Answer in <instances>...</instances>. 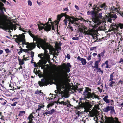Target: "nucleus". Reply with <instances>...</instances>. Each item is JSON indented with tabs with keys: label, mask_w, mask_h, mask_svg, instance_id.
<instances>
[{
	"label": "nucleus",
	"mask_w": 123,
	"mask_h": 123,
	"mask_svg": "<svg viewBox=\"0 0 123 123\" xmlns=\"http://www.w3.org/2000/svg\"><path fill=\"white\" fill-rule=\"evenodd\" d=\"M100 62V60L97 61H96L95 62L94 64V66L93 67V68H98V64Z\"/></svg>",
	"instance_id": "obj_19"
},
{
	"label": "nucleus",
	"mask_w": 123,
	"mask_h": 123,
	"mask_svg": "<svg viewBox=\"0 0 123 123\" xmlns=\"http://www.w3.org/2000/svg\"><path fill=\"white\" fill-rule=\"evenodd\" d=\"M67 30L70 32H71L72 31H73V29L72 27H68L67 28Z\"/></svg>",
	"instance_id": "obj_24"
},
{
	"label": "nucleus",
	"mask_w": 123,
	"mask_h": 123,
	"mask_svg": "<svg viewBox=\"0 0 123 123\" xmlns=\"http://www.w3.org/2000/svg\"><path fill=\"white\" fill-rule=\"evenodd\" d=\"M37 25L38 26V28L40 30H41L44 29V30L47 31H49L52 28V29H54V27L50 25H47L42 24L40 22H37Z\"/></svg>",
	"instance_id": "obj_6"
},
{
	"label": "nucleus",
	"mask_w": 123,
	"mask_h": 123,
	"mask_svg": "<svg viewBox=\"0 0 123 123\" xmlns=\"http://www.w3.org/2000/svg\"><path fill=\"white\" fill-rule=\"evenodd\" d=\"M27 2L28 5L30 6H32V2L31 0H28L27 1Z\"/></svg>",
	"instance_id": "obj_32"
},
{
	"label": "nucleus",
	"mask_w": 123,
	"mask_h": 123,
	"mask_svg": "<svg viewBox=\"0 0 123 123\" xmlns=\"http://www.w3.org/2000/svg\"><path fill=\"white\" fill-rule=\"evenodd\" d=\"M98 57H99V58H100V57H101V56H100V54H98Z\"/></svg>",
	"instance_id": "obj_58"
},
{
	"label": "nucleus",
	"mask_w": 123,
	"mask_h": 123,
	"mask_svg": "<svg viewBox=\"0 0 123 123\" xmlns=\"http://www.w3.org/2000/svg\"><path fill=\"white\" fill-rule=\"evenodd\" d=\"M41 81H39L38 82V84L39 86H43L45 84V80L43 79H41Z\"/></svg>",
	"instance_id": "obj_17"
},
{
	"label": "nucleus",
	"mask_w": 123,
	"mask_h": 123,
	"mask_svg": "<svg viewBox=\"0 0 123 123\" xmlns=\"http://www.w3.org/2000/svg\"><path fill=\"white\" fill-rule=\"evenodd\" d=\"M22 67L21 66V65H20V67L18 68V69L19 70L20 69H22Z\"/></svg>",
	"instance_id": "obj_56"
},
{
	"label": "nucleus",
	"mask_w": 123,
	"mask_h": 123,
	"mask_svg": "<svg viewBox=\"0 0 123 123\" xmlns=\"http://www.w3.org/2000/svg\"><path fill=\"white\" fill-rule=\"evenodd\" d=\"M106 65V68H109V66L108 65V64Z\"/></svg>",
	"instance_id": "obj_63"
},
{
	"label": "nucleus",
	"mask_w": 123,
	"mask_h": 123,
	"mask_svg": "<svg viewBox=\"0 0 123 123\" xmlns=\"http://www.w3.org/2000/svg\"><path fill=\"white\" fill-rule=\"evenodd\" d=\"M25 55H24L23 56V59L24 60H26V58H25Z\"/></svg>",
	"instance_id": "obj_59"
},
{
	"label": "nucleus",
	"mask_w": 123,
	"mask_h": 123,
	"mask_svg": "<svg viewBox=\"0 0 123 123\" xmlns=\"http://www.w3.org/2000/svg\"><path fill=\"white\" fill-rule=\"evenodd\" d=\"M119 48H117V49H115L114 50V51H119Z\"/></svg>",
	"instance_id": "obj_52"
},
{
	"label": "nucleus",
	"mask_w": 123,
	"mask_h": 123,
	"mask_svg": "<svg viewBox=\"0 0 123 123\" xmlns=\"http://www.w3.org/2000/svg\"><path fill=\"white\" fill-rule=\"evenodd\" d=\"M88 5L89 7H90L92 6V4H88Z\"/></svg>",
	"instance_id": "obj_57"
},
{
	"label": "nucleus",
	"mask_w": 123,
	"mask_h": 123,
	"mask_svg": "<svg viewBox=\"0 0 123 123\" xmlns=\"http://www.w3.org/2000/svg\"><path fill=\"white\" fill-rule=\"evenodd\" d=\"M105 18L107 19V21L110 22V23L111 22L112 20H113L116 18H117L116 15L114 14H109V15L108 14L107 15L105 16Z\"/></svg>",
	"instance_id": "obj_9"
},
{
	"label": "nucleus",
	"mask_w": 123,
	"mask_h": 123,
	"mask_svg": "<svg viewBox=\"0 0 123 123\" xmlns=\"http://www.w3.org/2000/svg\"><path fill=\"white\" fill-rule=\"evenodd\" d=\"M91 89L88 88H86L84 90L83 93V95L85 97L88 98H92L94 99L98 98V96L95 95L94 93H91L89 92L90 91Z\"/></svg>",
	"instance_id": "obj_7"
},
{
	"label": "nucleus",
	"mask_w": 123,
	"mask_h": 123,
	"mask_svg": "<svg viewBox=\"0 0 123 123\" xmlns=\"http://www.w3.org/2000/svg\"><path fill=\"white\" fill-rule=\"evenodd\" d=\"M97 69V72H101L102 73H103V71L101 70V69L100 68H99L98 67L97 68H96Z\"/></svg>",
	"instance_id": "obj_31"
},
{
	"label": "nucleus",
	"mask_w": 123,
	"mask_h": 123,
	"mask_svg": "<svg viewBox=\"0 0 123 123\" xmlns=\"http://www.w3.org/2000/svg\"><path fill=\"white\" fill-rule=\"evenodd\" d=\"M4 50L7 53H8L10 52V50L8 49H5Z\"/></svg>",
	"instance_id": "obj_39"
},
{
	"label": "nucleus",
	"mask_w": 123,
	"mask_h": 123,
	"mask_svg": "<svg viewBox=\"0 0 123 123\" xmlns=\"http://www.w3.org/2000/svg\"><path fill=\"white\" fill-rule=\"evenodd\" d=\"M97 55V54L96 53H94L93 54V55L94 56H96Z\"/></svg>",
	"instance_id": "obj_54"
},
{
	"label": "nucleus",
	"mask_w": 123,
	"mask_h": 123,
	"mask_svg": "<svg viewBox=\"0 0 123 123\" xmlns=\"http://www.w3.org/2000/svg\"><path fill=\"white\" fill-rule=\"evenodd\" d=\"M29 35L33 39V40L36 41V43H29V42H26L25 39V36L23 34H20L18 36L17 35H14L13 37L16 42L18 44L22 42L23 46L25 44L26 45V47L28 49H23V51L25 53H29V50H31L34 48L36 46V44L38 47L41 48L43 49L45 52L46 53V49H49V46L46 42L43 39L38 38L37 36H35L30 31L29 32Z\"/></svg>",
	"instance_id": "obj_1"
},
{
	"label": "nucleus",
	"mask_w": 123,
	"mask_h": 123,
	"mask_svg": "<svg viewBox=\"0 0 123 123\" xmlns=\"http://www.w3.org/2000/svg\"><path fill=\"white\" fill-rule=\"evenodd\" d=\"M44 106V105H43V106H40V105H38V108L36 110V111H38L40 110Z\"/></svg>",
	"instance_id": "obj_34"
},
{
	"label": "nucleus",
	"mask_w": 123,
	"mask_h": 123,
	"mask_svg": "<svg viewBox=\"0 0 123 123\" xmlns=\"http://www.w3.org/2000/svg\"><path fill=\"white\" fill-rule=\"evenodd\" d=\"M25 112L24 111H21L20 112L19 116H22L23 114H25Z\"/></svg>",
	"instance_id": "obj_33"
},
{
	"label": "nucleus",
	"mask_w": 123,
	"mask_h": 123,
	"mask_svg": "<svg viewBox=\"0 0 123 123\" xmlns=\"http://www.w3.org/2000/svg\"><path fill=\"white\" fill-rule=\"evenodd\" d=\"M100 7L101 8L105 9H106L107 8V6H106L105 4V3L101 5Z\"/></svg>",
	"instance_id": "obj_26"
},
{
	"label": "nucleus",
	"mask_w": 123,
	"mask_h": 123,
	"mask_svg": "<svg viewBox=\"0 0 123 123\" xmlns=\"http://www.w3.org/2000/svg\"><path fill=\"white\" fill-rule=\"evenodd\" d=\"M71 67L70 64L68 63L63 67L60 74L61 80L56 85L57 90L55 91V92L56 93L55 94V96L57 95V94H60V92L62 89L63 91L66 90V83L70 82L69 78L68 77L67 72H70L69 68Z\"/></svg>",
	"instance_id": "obj_3"
},
{
	"label": "nucleus",
	"mask_w": 123,
	"mask_h": 123,
	"mask_svg": "<svg viewBox=\"0 0 123 123\" xmlns=\"http://www.w3.org/2000/svg\"><path fill=\"white\" fill-rule=\"evenodd\" d=\"M42 93V92L41 90H37L35 91V93L37 94H40Z\"/></svg>",
	"instance_id": "obj_29"
},
{
	"label": "nucleus",
	"mask_w": 123,
	"mask_h": 123,
	"mask_svg": "<svg viewBox=\"0 0 123 123\" xmlns=\"http://www.w3.org/2000/svg\"><path fill=\"white\" fill-rule=\"evenodd\" d=\"M24 59L22 60L20 59L19 58L18 59V60L19 61V64L20 65H22L24 64Z\"/></svg>",
	"instance_id": "obj_22"
},
{
	"label": "nucleus",
	"mask_w": 123,
	"mask_h": 123,
	"mask_svg": "<svg viewBox=\"0 0 123 123\" xmlns=\"http://www.w3.org/2000/svg\"><path fill=\"white\" fill-rule=\"evenodd\" d=\"M5 2V0H0V26L3 29L6 30H15L16 26L15 24L10 23L6 24L7 22H11V18L4 14V11H5V9L3 7V4L1 2Z\"/></svg>",
	"instance_id": "obj_4"
},
{
	"label": "nucleus",
	"mask_w": 123,
	"mask_h": 123,
	"mask_svg": "<svg viewBox=\"0 0 123 123\" xmlns=\"http://www.w3.org/2000/svg\"><path fill=\"white\" fill-rule=\"evenodd\" d=\"M75 7L77 10H79V9L78 6L76 5H75Z\"/></svg>",
	"instance_id": "obj_46"
},
{
	"label": "nucleus",
	"mask_w": 123,
	"mask_h": 123,
	"mask_svg": "<svg viewBox=\"0 0 123 123\" xmlns=\"http://www.w3.org/2000/svg\"><path fill=\"white\" fill-rule=\"evenodd\" d=\"M108 61L107 60L104 63H103V65H105V64L106 65H107L108 64Z\"/></svg>",
	"instance_id": "obj_48"
},
{
	"label": "nucleus",
	"mask_w": 123,
	"mask_h": 123,
	"mask_svg": "<svg viewBox=\"0 0 123 123\" xmlns=\"http://www.w3.org/2000/svg\"><path fill=\"white\" fill-rule=\"evenodd\" d=\"M119 27L121 29H123V24L119 23L116 25L115 23H113L110 26V29L111 30L114 31H115V30L117 31H118L119 30L118 28Z\"/></svg>",
	"instance_id": "obj_8"
},
{
	"label": "nucleus",
	"mask_w": 123,
	"mask_h": 123,
	"mask_svg": "<svg viewBox=\"0 0 123 123\" xmlns=\"http://www.w3.org/2000/svg\"><path fill=\"white\" fill-rule=\"evenodd\" d=\"M119 83H122V81L121 80H120L119 81Z\"/></svg>",
	"instance_id": "obj_62"
},
{
	"label": "nucleus",
	"mask_w": 123,
	"mask_h": 123,
	"mask_svg": "<svg viewBox=\"0 0 123 123\" xmlns=\"http://www.w3.org/2000/svg\"><path fill=\"white\" fill-rule=\"evenodd\" d=\"M63 10L64 11H68V9L67 8H66L64 9Z\"/></svg>",
	"instance_id": "obj_51"
},
{
	"label": "nucleus",
	"mask_w": 123,
	"mask_h": 123,
	"mask_svg": "<svg viewBox=\"0 0 123 123\" xmlns=\"http://www.w3.org/2000/svg\"><path fill=\"white\" fill-rule=\"evenodd\" d=\"M54 105V103H53L49 104L47 105V107L48 108H49L50 107H51L53 106Z\"/></svg>",
	"instance_id": "obj_28"
},
{
	"label": "nucleus",
	"mask_w": 123,
	"mask_h": 123,
	"mask_svg": "<svg viewBox=\"0 0 123 123\" xmlns=\"http://www.w3.org/2000/svg\"><path fill=\"white\" fill-rule=\"evenodd\" d=\"M63 16H64L65 17V19L64 20L65 24L66 25L67 24V22L69 21V22L68 24L69 25H70V23H71V22L70 21H73V20L72 19V18L74 17H70L66 15V13H62L60 15H58L57 17V19L54 22V23L56 25H58L60 19Z\"/></svg>",
	"instance_id": "obj_5"
},
{
	"label": "nucleus",
	"mask_w": 123,
	"mask_h": 123,
	"mask_svg": "<svg viewBox=\"0 0 123 123\" xmlns=\"http://www.w3.org/2000/svg\"><path fill=\"white\" fill-rule=\"evenodd\" d=\"M3 53V51L2 50L0 49V55L2 54Z\"/></svg>",
	"instance_id": "obj_53"
},
{
	"label": "nucleus",
	"mask_w": 123,
	"mask_h": 123,
	"mask_svg": "<svg viewBox=\"0 0 123 123\" xmlns=\"http://www.w3.org/2000/svg\"><path fill=\"white\" fill-rule=\"evenodd\" d=\"M110 102L111 104V105H112L113 104V101L112 100H110Z\"/></svg>",
	"instance_id": "obj_45"
},
{
	"label": "nucleus",
	"mask_w": 123,
	"mask_h": 123,
	"mask_svg": "<svg viewBox=\"0 0 123 123\" xmlns=\"http://www.w3.org/2000/svg\"><path fill=\"white\" fill-rule=\"evenodd\" d=\"M80 61H81L82 64L83 65H85L87 63V62L86 60L84 58H81Z\"/></svg>",
	"instance_id": "obj_21"
},
{
	"label": "nucleus",
	"mask_w": 123,
	"mask_h": 123,
	"mask_svg": "<svg viewBox=\"0 0 123 123\" xmlns=\"http://www.w3.org/2000/svg\"><path fill=\"white\" fill-rule=\"evenodd\" d=\"M82 91V89H81L80 91L79 92L80 93Z\"/></svg>",
	"instance_id": "obj_64"
},
{
	"label": "nucleus",
	"mask_w": 123,
	"mask_h": 123,
	"mask_svg": "<svg viewBox=\"0 0 123 123\" xmlns=\"http://www.w3.org/2000/svg\"><path fill=\"white\" fill-rule=\"evenodd\" d=\"M81 58H81L79 56H78L77 57V59L78 60H81Z\"/></svg>",
	"instance_id": "obj_50"
},
{
	"label": "nucleus",
	"mask_w": 123,
	"mask_h": 123,
	"mask_svg": "<svg viewBox=\"0 0 123 123\" xmlns=\"http://www.w3.org/2000/svg\"><path fill=\"white\" fill-rule=\"evenodd\" d=\"M67 57L68 59H70V56L69 54H67Z\"/></svg>",
	"instance_id": "obj_44"
},
{
	"label": "nucleus",
	"mask_w": 123,
	"mask_h": 123,
	"mask_svg": "<svg viewBox=\"0 0 123 123\" xmlns=\"http://www.w3.org/2000/svg\"><path fill=\"white\" fill-rule=\"evenodd\" d=\"M115 121L113 118L112 117L106 118L105 123H114V122L116 123H119L118 121V118H115Z\"/></svg>",
	"instance_id": "obj_10"
},
{
	"label": "nucleus",
	"mask_w": 123,
	"mask_h": 123,
	"mask_svg": "<svg viewBox=\"0 0 123 123\" xmlns=\"http://www.w3.org/2000/svg\"><path fill=\"white\" fill-rule=\"evenodd\" d=\"M49 57L48 55L45 56V55L44 56V61H45V62H47V61H48L49 60Z\"/></svg>",
	"instance_id": "obj_25"
},
{
	"label": "nucleus",
	"mask_w": 123,
	"mask_h": 123,
	"mask_svg": "<svg viewBox=\"0 0 123 123\" xmlns=\"http://www.w3.org/2000/svg\"><path fill=\"white\" fill-rule=\"evenodd\" d=\"M91 105L89 103H86L84 106V109L86 112H88L91 107Z\"/></svg>",
	"instance_id": "obj_13"
},
{
	"label": "nucleus",
	"mask_w": 123,
	"mask_h": 123,
	"mask_svg": "<svg viewBox=\"0 0 123 123\" xmlns=\"http://www.w3.org/2000/svg\"><path fill=\"white\" fill-rule=\"evenodd\" d=\"M33 113L30 114L29 116L28 119L29 120V122H30L31 123V122L33 120V118H34V116L33 115Z\"/></svg>",
	"instance_id": "obj_18"
},
{
	"label": "nucleus",
	"mask_w": 123,
	"mask_h": 123,
	"mask_svg": "<svg viewBox=\"0 0 123 123\" xmlns=\"http://www.w3.org/2000/svg\"><path fill=\"white\" fill-rule=\"evenodd\" d=\"M114 73V72H113L112 74H111L110 75V79L109 80V81H113V74Z\"/></svg>",
	"instance_id": "obj_27"
},
{
	"label": "nucleus",
	"mask_w": 123,
	"mask_h": 123,
	"mask_svg": "<svg viewBox=\"0 0 123 123\" xmlns=\"http://www.w3.org/2000/svg\"><path fill=\"white\" fill-rule=\"evenodd\" d=\"M59 103L61 104H63V105H67L68 107H70L72 105L70 104V102L68 100H67L66 101L64 102L63 101L59 102Z\"/></svg>",
	"instance_id": "obj_12"
},
{
	"label": "nucleus",
	"mask_w": 123,
	"mask_h": 123,
	"mask_svg": "<svg viewBox=\"0 0 123 123\" xmlns=\"http://www.w3.org/2000/svg\"><path fill=\"white\" fill-rule=\"evenodd\" d=\"M31 57L33 58L34 56V53L33 52H31Z\"/></svg>",
	"instance_id": "obj_41"
},
{
	"label": "nucleus",
	"mask_w": 123,
	"mask_h": 123,
	"mask_svg": "<svg viewBox=\"0 0 123 123\" xmlns=\"http://www.w3.org/2000/svg\"><path fill=\"white\" fill-rule=\"evenodd\" d=\"M72 19L73 20V21H71V23L73 24V25L75 26H76L79 27L80 26V24L76 22V21H78L79 20V19L77 18H76L74 17H72Z\"/></svg>",
	"instance_id": "obj_11"
},
{
	"label": "nucleus",
	"mask_w": 123,
	"mask_h": 123,
	"mask_svg": "<svg viewBox=\"0 0 123 123\" xmlns=\"http://www.w3.org/2000/svg\"><path fill=\"white\" fill-rule=\"evenodd\" d=\"M121 62H123V59L121 58L120 59V60L119 62V63H120Z\"/></svg>",
	"instance_id": "obj_49"
},
{
	"label": "nucleus",
	"mask_w": 123,
	"mask_h": 123,
	"mask_svg": "<svg viewBox=\"0 0 123 123\" xmlns=\"http://www.w3.org/2000/svg\"><path fill=\"white\" fill-rule=\"evenodd\" d=\"M110 81L111 82L109 83V86L111 87L113 86V84L115 82L112 81Z\"/></svg>",
	"instance_id": "obj_30"
},
{
	"label": "nucleus",
	"mask_w": 123,
	"mask_h": 123,
	"mask_svg": "<svg viewBox=\"0 0 123 123\" xmlns=\"http://www.w3.org/2000/svg\"><path fill=\"white\" fill-rule=\"evenodd\" d=\"M91 55H89L88 57L87 58V59L89 61L91 59Z\"/></svg>",
	"instance_id": "obj_43"
},
{
	"label": "nucleus",
	"mask_w": 123,
	"mask_h": 123,
	"mask_svg": "<svg viewBox=\"0 0 123 123\" xmlns=\"http://www.w3.org/2000/svg\"><path fill=\"white\" fill-rule=\"evenodd\" d=\"M80 113V112L79 111H77L76 112V116L74 117V119H77L79 117Z\"/></svg>",
	"instance_id": "obj_23"
},
{
	"label": "nucleus",
	"mask_w": 123,
	"mask_h": 123,
	"mask_svg": "<svg viewBox=\"0 0 123 123\" xmlns=\"http://www.w3.org/2000/svg\"><path fill=\"white\" fill-rule=\"evenodd\" d=\"M50 114H52L55 111V110L54 109H52L50 111H49Z\"/></svg>",
	"instance_id": "obj_35"
},
{
	"label": "nucleus",
	"mask_w": 123,
	"mask_h": 123,
	"mask_svg": "<svg viewBox=\"0 0 123 123\" xmlns=\"http://www.w3.org/2000/svg\"><path fill=\"white\" fill-rule=\"evenodd\" d=\"M108 96H106L103 98L104 101L106 103H108L110 102L109 100L108 99Z\"/></svg>",
	"instance_id": "obj_20"
},
{
	"label": "nucleus",
	"mask_w": 123,
	"mask_h": 123,
	"mask_svg": "<svg viewBox=\"0 0 123 123\" xmlns=\"http://www.w3.org/2000/svg\"><path fill=\"white\" fill-rule=\"evenodd\" d=\"M19 51L18 52V53H19V54L20 55L21 53H22L23 52V50L22 49V48L20 47V49H19Z\"/></svg>",
	"instance_id": "obj_36"
},
{
	"label": "nucleus",
	"mask_w": 123,
	"mask_h": 123,
	"mask_svg": "<svg viewBox=\"0 0 123 123\" xmlns=\"http://www.w3.org/2000/svg\"><path fill=\"white\" fill-rule=\"evenodd\" d=\"M96 47H91L90 48V50L91 51H92L94 50V49H96Z\"/></svg>",
	"instance_id": "obj_37"
},
{
	"label": "nucleus",
	"mask_w": 123,
	"mask_h": 123,
	"mask_svg": "<svg viewBox=\"0 0 123 123\" xmlns=\"http://www.w3.org/2000/svg\"><path fill=\"white\" fill-rule=\"evenodd\" d=\"M117 105L119 107L122 106V104H119Z\"/></svg>",
	"instance_id": "obj_55"
},
{
	"label": "nucleus",
	"mask_w": 123,
	"mask_h": 123,
	"mask_svg": "<svg viewBox=\"0 0 123 123\" xmlns=\"http://www.w3.org/2000/svg\"><path fill=\"white\" fill-rule=\"evenodd\" d=\"M44 114H45L46 115H47L49 114H50V113L49 112V111L46 112H45L44 113Z\"/></svg>",
	"instance_id": "obj_47"
},
{
	"label": "nucleus",
	"mask_w": 123,
	"mask_h": 123,
	"mask_svg": "<svg viewBox=\"0 0 123 123\" xmlns=\"http://www.w3.org/2000/svg\"><path fill=\"white\" fill-rule=\"evenodd\" d=\"M94 107L95 109H98L99 105H95Z\"/></svg>",
	"instance_id": "obj_40"
},
{
	"label": "nucleus",
	"mask_w": 123,
	"mask_h": 123,
	"mask_svg": "<svg viewBox=\"0 0 123 123\" xmlns=\"http://www.w3.org/2000/svg\"><path fill=\"white\" fill-rule=\"evenodd\" d=\"M113 109L112 107L108 106L104 109V111L105 112H107L109 110H112Z\"/></svg>",
	"instance_id": "obj_16"
},
{
	"label": "nucleus",
	"mask_w": 123,
	"mask_h": 123,
	"mask_svg": "<svg viewBox=\"0 0 123 123\" xmlns=\"http://www.w3.org/2000/svg\"><path fill=\"white\" fill-rule=\"evenodd\" d=\"M17 103V102H15L14 103L11 104V105L12 106H15L16 105V104Z\"/></svg>",
	"instance_id": "obj_42"
},
{
	"label": "nucleus",
	"mask_w": 123,
	"mask_h": 123,
	"mask_svg": "<svg viewBox=\"0 0 123 123\" xmlns=\"http://www.w3.org/2000/svg\"><path fill=\"white\" fill-rule=\"evenodd\" d=\"M20 30H22L23 31V32H25V31H24V30H23L21 28H20Z\"/></svg>",
	"instance_id": "obj_61"
},
{
	"label": "nucleus",
	"mask_w": 123,
	"mask_h": 123,
	"mask_svg": "<svg viewBox=\"0 0 123 123\" xmlns=\"http://www.w3.org/2000/svg\"><path fill=\"white\" fill-rule=\"evenodd\" d=\"M4 101H5L4 103L3 104V105H5L6 104V102H5V101L4 100H3Z\"/></svg>",
	"instance_id": "obj_60"
},
{
	"label": "nucleus",
	"mask_w": 123,
	"mask_h": 123,
	"mask_svg": "<svg viewBox=\"0 0 123 123\" xmlns=\"http://www.w3.org/2000/svg\"><path fill=\"white\" fill-rule=\"evenodd\" d=\"M119 8H116L113 7H111L110 9L111 12L112 13H115V12H116L117 13H119Z\"/></svg>",
	"instance_id": "obj_14"
},
{
	"label": "nucleus",
	"mask_w": 123,
	"mask_h": 123,
	"mask_svg": "<svg viewBox=\"0 0 123 123\" xmlns=\"http://www.w3.org/2000/svg\"><path fill=\"white\" fill-rule=\"evenodd\" d=\"M93 11H89L87 12L88 15H91L94 18L92 21H88L90 23L89 29L90 30H87L86 27H84V29L82 30L81 32L85 35H89L93 36L96 35L97 33V29L96 28L97 27L99 24L101 23L99 18L102 17L101 12V10L97 7L94 8L93 9Z\"/></svg>",
	"instance_id": "obj_2"
},
{
	"label": "nucleus",
	"mask_w": 123,
	"mask_h": 123,
	"mask_svg": "<svg viewBox=\"0 0 123 123\" xmlns=\"http://www.w3.org/2000/svg\"><path fill=\"white\" fill-rule=\"evenodd\" d=\"M72 39L74 40H78L79 39V38L78 37H74L72 38Z\"/></svg>",
	"instance_id": "obj_38"
},
{
	"label": "nucleus",
	"mask_w": 123,
	"mask_h": 123,
	"mask_svg": "<svg viewBox=\"0 0 123 123\" xmlns=\"http://www.w3.org/2000/svg\"><path fill=\"white\" fill-rule=\"evenodd\" d=\"M40 65L41 69H43V71H44L47 69V67L46 66V63H44V64L41 63Z\"/></svg>",
	"instance_id": "obj_15"
}]
</instances>
